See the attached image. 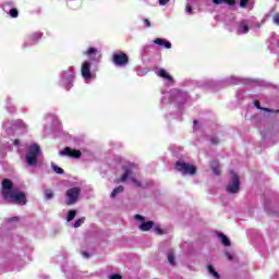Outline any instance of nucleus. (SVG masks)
Segmentation results:
<instances>
[{
	"instance_id": "a878e982",
	"label": "nucleus",
	"mask_w": 279,
	"mask_h": 279,
	"mask_svg": "<svg viewBox=\"0 0 279 279\" xmlns=\"http://www.w3.org/2000/svg\"><path fill=\"white\" fill-rule=\"evenodd\" d=\"M45 197L46 199H53V191L52 190H45Z\"/></svg>"
},
{
	"instance_id": "a19ab883",
	"label": "nucleus",
	"mask_w": 279,
	"mask_h": 279,
	"mask_svg": "<svg viewBox=\"0 0 279 279\" xmlns=\"http://www.w3.org/2000/svg\"><path fill=\"white\" fill-rule=\"evenodd\" d=\"M19 144H20L19 140H14L13 145H19Z\"/></svg>"
},
{
	"instance_id": "ddd939ff",
	"label": "nucleus",
	"mask_w": 279,
	"mask_h": 279,
	"mask_svg": "<svg viewBox=\"0 0 279 279\" xmlns=\"http://www.w3.org/2000/svg\"><path fill=\"white\" fill-rule=\"evenodd\" d=\"M155 45H159V47H165L166 49H171V41H167L162 38H156L154 40Z\"/></svg>"
},
{
	"instance_id": "f704fd0d",
	"label": "nucleus",
	"mask_w": 279,
	"mask_h": 279,
	"mask_svg": "<svg viewBox=\"0 0 279 279\" xmlns=\"http://www.w3.org/2000/svg\"><path fill=\"white\" fill-rule=\"evenodd\" d=\"M171 0H159V5H167Z\"/></svg>"
},
{
	"instance_id": "20e7f679",
	"label": "nucleus",
	"mask_w": 279,
	"mask_h": 279,
	"mask_svg": "<svg viewBox=\"0 0 279 279\" xmlns=\"http://www.w3.org/2000/svg\"><path fill=\"white\" fill-rule=\"evenodd\" d=\"M175 169L180 171V173H183V175H195V173H197V167L184 161H177Z\"/></svg>"
},
{
	"instance_id": "6ab92c4d",
	"label": "nucleus",
	"mask_w": 279,
	"mask_h": 279,
	"mask_svg": "<svg viewBox=\"0 0 279 279\" xmlns=\"http://www.w3.org/2000/svg\"><path fill=\"white\" fill-rule=\"evenodd\" d=\"M250 32V26L245 24V22H242L239 26L238 34H247Z\"/></svg>"
},
{
	"instance_id": "f03ea898",
	"label": "nucleus",
	"mask_w": 279,
	"mask_h": 279,
	"mask_svg": "<svg viewBox=\"0 0 279 279\" xmlns=\"http://www.w3.org/2000/svg\"><path fill=\"white\" fill-rule=\"evenodd\" d=\"M38 154H40V146L38 144L31 145L26 154V162L29 167H34L38 163Z\"/></svg>"
},
{
	"instance_id": "c756f323",
	"label": "nucleus",
	"mask_w": 279,
	"mask_h": 279,
	"mask_svg": "<svg viewBox=\"0 0 279 279\" xmlns=\"http://www.w3.org/2000/svg\"><path fill=\"white\" fill-rule=\"evenodd\" d=\"M155 232L161 236V234H165V232L160 229V227H153Z\"/></svg>"
},
{
	"instance_id": "dca6fc26",
	"label": "nucleus",
	"mask_w": 279,
	"mask_h": 279,
	"mask_svg": "<svg viewBox=\"0 0 279 279\" xmlns=\"http://www.w3.org/2000/svg\"><path fill=\"white\" fill-rule=\"evenodd\" d=\"M254 106H255V108H257V110H263L264 112H279V110L275 111L274 109L260 107V101H258V100L254 101Z\"/></svg>"
},
{
	"instance_id": "393cba45",
	"label": "nucleus",
	"mask_w": 279,
	"mask_h": 279,
	"mask_svg": "<svg viewBox=\"0 0 279 279\" xmlns=\"http://www.w3.org/2000/svg\"><path fill=\"white\" fill-rule=\"evenodd\" d=\"M15 128H21L22 130H25V128H27V124H25V122H23V120H17L14 122Z\"/></svg>"
},
{
	"instance_id": "7c9ffc66",
	"label": "nucleus",
	"mask_w": 279,
	"mask_h": 279,
	"mask_svg": "<svg viewBox=\"0 0 279 279\" xmlns=\"http://www.w3.org/2000/svg\"><path fill=\"white\" fill-rule=\"evenodd\" d=\"M272 21H274V23H275L276 25H279V13H276V14L274 15Z\"/></svg>"
},
{
	"instance_id": "4468645a",
	"label": "nucleus",
	"mask_w": 279,
	"mask_h": 279,
	"mask_svg": "<svg viewBox=\"0 0 279 279\" xmlns=\"http://www.w3.org/2000/svg\"><path fill=\"white\" fill-rule=\"evenodd\" d=\"M218 239H220L222 245H225V247H230V245H232V243L230 242V239H228L226 236V234L223 233H218L217 234Z\"/></svg>"
},
{
	"instance_id": "0eeeda50",
	"label": "nucleus",
	"mask_w": 279,
	"mask_h": 279,
	"mask_svg": "<svg viewBox=\"0 0 279 279\" xmlns=\"http://www.w3.org/2000/svg\"><path fill=\"white\" fill-rule=\"evenodd\" d=\"M111 60L116 66H126L130 63V57L125 52L113 53Z\"/></svg>"
},
{
	"instance_id": "2eb2a0df",
	"label": "nucleus",
	"mask_w": 279,
	"mask_h": 279,
	"mask_svg": "<svg viewBox=\"0 0 279 279\" xmlns=\"http://www.w3.org/2000/svg\"><path fill=\"white\" fill-rule=\"evenodd\" d=\"M167 258H168V263H169L170 265H172V267H174V265H175V251H173V248H170V250L168 251V256H167Z\"/></svg>"
},
{
	"instance_id": "9b49d317",
	"label": "nucleus",
	"mask_w": 279,
	"mask_h": 279,
	"mask_svg": "<svg viewBox=\"0 0 279 279\" xmlns=\"http://www.w3.org/2000/svg\"><path fill=\"white\" fill-rule=\"evenodd\" d=\"M157 75L159 77H162L163 80H167L168 82H173V76L169 75V73H167V70L162 68L158 69Z\"/></svg>"
},
{
	"instance_id": "2f4dec72",
	"label": "nucleus",
	"mask_w": 279,
	"mask_h": 279,
	"mask_svg": "<svg viewBox=\"0 0 279 279\" xmlns=\"http://www.w3.org/2000/svg\"><path fill=\"white\" fill-rule=\"evenodd\" d=\"M185 10L189 14H193V7L191 4H186Z\"/></svg>"
},
{
	"instance_id": "e433bc0d",
	"label": "nucleus",
	"mask_w": 279,
	"mask_h": 279,
	"mask_svg": "<svg viewBox=\"0 0 279 279\" xmlns=\"http://www.w3.org/2000/svg\"><path fill=\"white\" fill-rule=\"evenodd\" d=\"M133 184H135L136 186H141V182L138 180H136L135 178L131 179Z\"/></svg>"
},
{
	"instance_id": "aec40b11",
	"label": "nucleus",
	"mask_w": 279,
	"mask_h": 279,
	"mask_svg": "<svg viewBox=\"0 0 279 279\" xmlns=\"http://www.w3.org/2000/svg\"><path fill=\"white\" fill-rule=\"evenodd\" d=\"M123 191H124L123 185H119L118 187L113 189V191L111 192L110 197L112 199H114V197H117V195H119V193H123Z\"/></svg>"
},
{
	"instance_id": "72a5a7b5",
	"label": "nucleus",
	"mask_w": 279,
	"mask_h": 279,
	"mask_svg": "<svg viewBox=\"0 0 279 279\" xmlns=\"http://www.w3.org/2000/svg\"><path fill=\"white\" fill-rule=\"evenodd\" d=\"M82 256H83L84 258H90V254H89L88 252H86V251H83V252H82Z\"/></svg>"
},
{
	"instance_id": "39448f33",
	"label": "nucleus",
	"mask_w": 279,
	"mask_h": 279,
	"mask_svg": "<svg viewBox=\"0 0 279 279\" xmlns=\"http://www.w3.org/2000/svg\"><path fill=\"white\" fill-rule=\"evenodd\" d=\"M226 190L227 193H230L231 195H234L241 191V180L239 179V175L234 173V171H231V182H229Z\"/></svg>"
},
{
	"instance_id": "f8f14e48",
	"label": "nucleus",
	"mask_w": 279,
	"mask_h": 279,
	"mask_svg": "<svg viewBox=\"0 0 279 279\" xmlns=\"http://www.w3.org/2000/svg\"><path fill=\"white\" fill-rule=\"evenodd\" d=\"M213 3H215V5H221V4H226V5H230L231 8L236 5V0H213Z\"/></svg>"
},
{
	"instance_id": "7ed1b4c3",
	"label": "nucleus",
	"mask_w": 279,
	"mask_h": 279,
	"mask_svg": "<svg viewBox=\"0 0 279 279\" xmlns=\"http://www.w3.org/2000/svg\"><path fill=\"white\" fill-rule=\"evenodd\" d=\"M81 194H82V189H80V187L69 189L65 193L66 206H73V205L77 204Z\"/></svg>"
},
{
	"instance_id": "c9c22d12",
	"label": "nucleus",
	"mask_w": 279,
	"mask_h": 279,
	"mask_svg": "<svg viewBox=\"0 0 279 279\" xmlns=\"http://www.w3.org/2000/svg\"><path fill=\"white\" fill-rule=\"evenodd\" d=\"M211 143H213V145H219V138L213 137Z\"/></svg>"
},
{
	"instance_id": "412c9836",
	"label": "nucleus",
	"mask_w": 279,
	"mask_h": 279,
	"mask_svg": "<svg viewBox=\"0 0 279 279\" xmlns=\"http://www.w3.org/2000/svg\"><path fill=\"white\" fill-rule=\"evenodd\" d=\"M41 38H43L41 33H34L29 36L31 43H38V40H40Z\"/></svg>"
},
{
	"instance_id": "ea45409f",
	"label": "nucleus",
	"mask_w": 279,
	"mask_h": 279,
	"mask_svg": "<svg viewBox=\"0 0 279 279\" xmlns=\"http://www.w3.org/2000/svg\"><path fill=\"white\" fill-rule=\"evenodd\" d=\"M9 221H19V217L10 218Z\"/></svg>"
},
{
	"instance_id": "79ce46f5",
	"label": "nucleus",
	"mask_w": 279,
	"mask_h": 279,
	"mask_svg": "<svg viewBox=\"0 0 279 279\" xmlns=\"http://www.w3.org/2000/svg\"><path fill=\"white\" fill-rule=\"evenodd\" d=\"M8 5H12V3H10V2L4 3V8Z\"/></svg>"
},
{
	"instance_id": "cd10ccee",
	"label": "nucleus",
	"mask_w": 279,
	"mask_h": 279,
	"mask_svg": "<svg viewBox=\"0 0 279 279\" xmlns=\"http://www.w3.org/2000/svg\"><path fill=\"white\" fill-rule=\"evenodd\" d=\"M9 14L12 19H17L19 17V10L17 9H11L9 11Z\"/></svg>"
},
{
	"instance_id": "473e14b6",
	"label": "nucleus",
	"mask_w": 279,
	"mask_h": 279,
	"mask_svg": "<svg viewBox=\"0 0 279 279\" xmlns=\"http://www.w3.org/2000/svg\"><path fill=\"white\" fill-rule=\"evenodd\" d=\"M123 277L119 274L111 275L109 279H122Z\"/></svg>"
},
{
	"instance_id": "f257e3e1",
	"label": "nucleus",
	"mask_w": 279,
	"mask_h": 279,
	"mask_svg": "<svg viewBox=\"0 0 279 279\" xmlns=\"http://www.w3.org/2000/svg\"><path fill=\"white\" fill-rule=\"evenodd\" d=\"M1 195L8 204L25 206L27 204V194L25 192H14V183L10 179L2 180Z\"/></svg>"
},
{
	"instance_id": "1a4fd4ad",
	"label": "nucleus",
	"mask_w": 279,
	"mask_h": 279,
	"mask_svg": "<svg viewBox=\"0 0 279 279\" xmlns=\"http://www.w3.org/2000/svg\"><path fill=\"white\" fill-rule=\"evenodd\" d=\"M81 75L86 81L93 80V73L90 72V62L85 61L81 66Z\"/></svg>"
},
{
	"instance_id": "6e6552de",
	"label": "nucleus",
	"mask_w": 279,
	"mask_h": 279,
	"mask_svg": "<svg viewBox=\"0 0 279 279\" xmlns=\"http://www.w3.org/2000/svg\"><path fill=\"white\" fill-rule=\"evenodd\" d=\"M59 156H66L68 158H82V150L73 149L69 146L64 147L62 150H59Z\"/></svg>"
},
{
	"instance_id": "c85d7f7f",
	"label": "nucleus",
	"mask_w": 279,
	"mask_h": 279,
	"mask_svg": "<svg viewBox=\"0 0 279 279\" xmlns=\"http://www.w3.org/2000/svg\"><path fill=\"white\" fill-rule=\"evenodd\" d=\"M247 3H250V0H240L241 8H247Z\"/></svg>"
},
{
	"instance_id": "4be33fe9",
	"label": "nucleus",
	"mask_w": 279,
	"mask_h": 279,
	"mask_svg": "<svg viewBox=\"0 0 279 279\" xmlns=\"http://www.w3.org/2000/svg\"><path fill=\"white\" fill-rule=\"evenodd\" d=\"M51 169L52 171H54V173H57L58 175H63L64 173V169L58 167V165L51 162Z\"/></svg>"
},
{
	"instance_id": "37998d69",
	"label": "nucleus",
	"mask_w": 279,
	"mask_h": 279,
	"mask_svg": "<svg viewBox=\"0 0 279 279\" xmlns=\"http://www.w3.org/2000/svg\"><path fill=\"white\" fill-rule=\"evenodd\" d=\"M194 125H197V120H194Z\"/></svg>"
},
{
	"instance_id": "bb28decb",
	"label": "nucleus",
	"mask_w": 279,
	"mask_h": 279,
	"mask_svg": "<svg viewBox=\"0 0 279 279\" xmlns=\"http://www.w3.org/2000/svg\"><path fill=\"white\" fill-rule=\"evenodd\" d=\"M84 221H86V218H84V217L78 218V219L74 222V228H80L82 225H84Z\"/></svg>"
},
{
	"instance_id": "4c0bfd02",
	"label": "nucleus",
	"mask_w": 279,
	"mask_h": 279,
	"mask_svg": "<svg viewBox=\"0 0 279 279\" xmlns=\"http://www.w3.org/2000/svg\"><path fill=\"white\" fill-rule=\"evenodd\" d=\"M144 25L151 27V22H149L147 19H144Z\"/></svg>"
},
{
	"instance_id": "423d86ee",
	"label": "nucleus",
	"mask_w": 279,
	"mask_h": 279,
	"mask_svg": "<svg viewBox=\"0 0 279 279\" xmlns=\"http://www.w3.org/2000/svg\"><path fill=\"white\" fill-rule=\"evenodd\" d=\"M135 221H141L138 229L141 230V232H149V230H151L154 228V226H156V222L148 220L145 221V217H143L142 215L136 214L134 216Z\"/></svg>"
},
{
	"instance_id": "a211bd4d",
	"label": "nucleus",
	"mask_w": 279,
	"mask_h": 279,
	"mask_svg": "<svg viewBox=\"0 0 279 279\" xmlns=\"http://www.w3.org/2000/svg\"><path fill=\"white\" fill-rule=\"evenodd\" d=\"M207 270L208 274H210V276H213L216 279L221 278V275H219V272H217V270H215V267H213V265H207Z\"/></svg>"
},
{
	"instance_id": "5701e85b",
	"label": "nucleus",
	"mask_w": 279,
	"mask_h": 279,
	"mask_svg": "<svg viewBox=\"0 0 279 279\" xmlns=\"http://www.w3.org/2000/svg\"><path fill=\"white\" fill-rule=\"evenodd\" d=\"M77 215V210L72 209L68 213L66 221H73L75 216Z\"/></svg>"
},
{
	"instance_id": "9d476101",
	"label": "nucleus",
	"mask_w": 279,
	"mask_h": 279,
	"mask_svg": "<svg viewBox=\"0 0 279 279\" xmlns=\"http://www.w3.org/2000/svg\"><path fill=\"white\" fill-rule=\"evenodd\" d=\"M132 169H134V165L123 166L122 171H124V173L122 174V177L120 179L114 180L116 184H119V182H126L128 178H130V175H132Z\"/></svg>"
},
{
	"instance_id": "58836bf2",
	"label": "nucleus",
	"mask_w": 279,
	"mask_h": 279,
	"mask_svg": "<svg viewBox=\"0 0 279 279\" xmlns=\"http://www.w3.org/2000/svg\"><path fill=\"white\" fill-rule=\"evenodd\" d=\"M226 256H227V258H229L230 260H232V258H233L232 255H231L229 252L226 253Z\"/></svg>"
},
{
	"instance_id": "b1692460",
	"label": "nucleus",
	"mask_w": 279,
	"mask_h": 279,
	"mask_svg": "<svg viewBox=\"0 0 279 279\" xmlns=\"http://www.w3.org/2000/svg\"><path fill=\"white\" fill-rule=\"evenodd\" d=\"M97 53H98V51L96 48H88V50L85 52V56L93 58V56H97Z\"/></svg>"
},
{
	"instance_id": "f3484780",
	"label": "nucleus",
	"mask_w": 279,
	"mask_h": 279,
	"mask_svg": "<svg viewBox=\"0 0 279 279\" xmlns=\"http://www.w3.org/2000/svg\"><path fill=\"white\" fill-rule=\"evenodd\" d=\"M211 170L215 173V175H221V168L219 167L218 161H213L211 162Z\"/></svg>"
}]
</instances>
